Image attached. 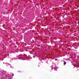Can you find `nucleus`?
I'll return each instance as SVG.
<instances>
[{
  "instance_id": "nucleus-1",
  "label": "nucleus",
  "mask_w": 79,
  "mask_h": 79,
  "mask_svg": "<svg viewBox=\"0 0 79 79\" xmlns=\"http://www.w3.org/2000/svg\"><path fill=\"white\" fill-rule=\"evenodd\" d=\"M64 65H65V64H66V62H64Z\"/></svg>"
}]
</instances>
